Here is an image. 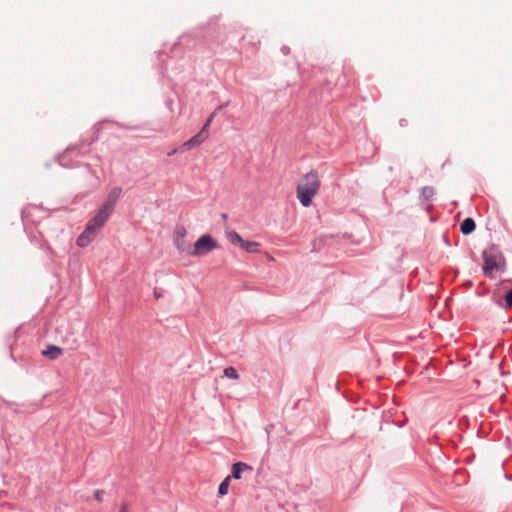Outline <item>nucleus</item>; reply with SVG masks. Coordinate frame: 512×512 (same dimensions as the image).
<instances>
[{"mask_svg":"<svg viewBox=\"0 0 512 512\" xmlns=\"http://www.w3.org/2000/svg\"><path fill=\"white\" fill-rule=\"evenodd\" d=\"M224 375L231 379H239V374L234 367H227L224 369Z\"/></svg>","mask_w":512,"mask_h":512,"instance_id":"obj_16","label":"nucleus"},{"mask_svg":"<svg viewBox=\"0 0 512 512\" xmlns=\"http://www.w3.org/2000/svg\"><path fill=\"white\" fill-rule=\"evenodd\" d=\"M218 247L217 242L213 239L209 234L202 235L195 243L192 245L191 249V257H197L206 255L209 252L215 250Z\"/></svg>","mask_w":512,"mask_h":512,"instance_id":"obj_2","label":"nucleus"},{"mask_svg":"<svg viewBox=\"0 0 512 512\" xmlns=\"http://www.w3.org/2000/svg\"><path fill=\"white\" fill-rule=\"evenodd\" d=\"M475 222L472 218H466L460 225V231L464 235H468L475 230Z\"/></svg>","mask_w":512,"mask_h":512,"instance_id":"obj_11","label":"nucleus"},{"mask_svg":"<svg viewBox=\"0 0 512 512\" xmlns=\"http://www.w3.org/2000/svg\"><path fill=\"white\" fill-rule=\"evenodd\" d=\"M98 230L93 225L87 224L85 230L77 238V245L79 247L88 246L96 237Z\"/></svg>","mask_w":512,"mask_h":512,"instance_id":"obj_4","label":"nucleus"},{"mask_svg":"<svg viewBox=\"0 0 512 512\" xmlns=\"http://www.w3.org/2000/svg\"><path fill=\"white\" fill-rule=\"evenodd\" d=\"M121 194V188H114L112 192L109 194L108 199L105 203H111V209H114L115 203Z\"/></svg>","mask_w":512,"mask_h":512,"instance_id":"obj_13","label":"nucleus"},{"mask_svg":"<svg viewBox=\"0 0 512 512\" xmlns=\"http://www.w3.org/2000/svg\"><path fill=\"white\" fill-rule=\"evenodd\" d=\"M225 235H226L227 240L231 244L241 247L244 239L240 236L239 233H237L234 230H228V231H226Z\"/></svg>","mask_w":512,"mask_h":512,"instance_id":"obj_9","label":"nucleus"},{"mask_svg":"<svg viewBox=\"0 0 512 512\" xmlns=\"http://www.w3.org/2000/svg\"><path fill=\"white\" fill-rule=\"evenodd\" d=\"M504 300H505V308L512 309V288L506 292Z\"/></svg>","mask_w":512,"mask_h":512,"instance_id":"obj_18","label":"nucleus"},{"mask_svg":"<svg viewBox=\"0 0 512 512\" xmlns=\"http://www.w3.org/2000/svg\"><path fill=\"white\" fill-rule=\"evenodd\" d=\"M207 138H208V135L205 134V129H201V131L198 134H196L195 136L190 138L188 141H186L182 145V148L186 149V150H190L194 147L201 145Z\"/></svg>","mask_w":512,"mask_h":512,"instance_id":"obj_5","label":"nucleus"},{"mask_svg":"<svg viewBox=\"0 0 512 512\" xmlns=\"http://www.w3.org/2000/svg\"><path fill=\"white\" fill-rule=\"evenodd\" d=\"M230 476H227L219 485L218 493L220 496H224L228 493L229 484H230Z\"/></svg>","mask_w":512,"mask_h":512,"instance_id":"obj_14","label":"nucleus"},{"mask_svg":"<svg viewBox=\"0 0 512 512\" xmlns=\"http://www.w3.org/2000/svg\"><path fill=\"white\" fill-rule=\"evenodd\" d=\"M215 116V113H213L206 121V123L204 124V126L202 127V129H205V134L208 135V127L210 125V123L212 122L213 120V117Z\"/></svg>","mask_w":512,"mask_h":512,"instance_id":"obj_20","label":"nucleus"},{"mask_svg":"<svg viewBox=\"0 0 512 512\" xmlns=\"http://www.w3.org/2000/svg\"><path fill=\"white\" fill-rule=\"evenodd\" d=\"M119 512H129V507L127 504H122Z\"/></svg>","mask_w":512,"mask_h":512,"instance_id":"obj_21","label":"nucleus"},{"mask_svg":"<svg viewBox=\"0 0 512 512\" xmlns=\"http://www.w3.org/2000/svg\"><path fill=\"white\" fill-rule=\"evenodd\" d=\"M186 235H187V231L185 229V227L183 226H177L174 230V237H173V240L174 239H181V238H186Z\"/></svg>","mask_w":512,"mask_h":512,"instance_id":"obj_15","label":"nucleus"},{"mask_svg":"<svg viewBox=\"0 0 512 512\" xmlns=\"http://www.w3.org/2000/svg\"><path fill=\"white\" fill-rule=\"evenodd\" d=\"M112 211L113 210L111 209V203H104L103 206L97 212V214L92 218V220L88 224L93 225L94 228L99 230L108 220Z\"/></svg>","mask_w":512,"mask_h":512,"instance_id":"obj_3","label":"nucleus"},{"mask_svg":"<svg viewBox=\"0 0 512 512\" xmlns=\"http://www.w3.org/2000/svg\"><path fill=\"white\" fill-rule=\"evenodd\" d=\"M62 354H63V349L58 346H55V345H50L47 347V349L42 351V355H44L45 357H47L51 360H55V359L59 358Z\"/></svg>","mask_w":512,"mask_h":512,"instance_id":"obj_8","label":"nucleus"},{"mask_svg":"<svg viewBox=\"0 0 512 512\" xmlns=\"http://www.w3.org/2000/svg\"><path fill=\"white\" fill-rule=\"evenodd\" d=\"M320 188V179L315 171L306 173L299 181L296 189L297 198L304 207H309L313 197Z\"/></svg>","mask_w":512,"mask_h":512,"instance_id":"obj_1","label":"nucleus"},{"mask_svg":"<svg viewBox=\"0 0 512 512\" xmlns=\"http://www.w3.org/2000/svg\"><path fill=\"white\" fill-rule=\"evenodd\" d=\"M245 470H252V467L249 466L246 463H243V462L235 463L233 465V467H232V476L235 479H240L241 478V472L245 471Z\"/></svg>","mask_w":512,"mask_h":512,"instance_id":"obj_10","label":"nucleus"},{"mask_svg":"<svg viewBox=\"0 0 512 512\" xmlns=\"http://www.w3.org/2000/svg\"><path fill=\"white\" fill-rule=\"evenodd\" d=\"M174 245L181 254L191 256L192 245L185 238L174 239Z\"/></svg>","mask_w":512,"mask_h":512,"instance_id":"obj_7","label":"nucleus"},{"mask_svg":"<svg viewBox=\"0 0 512 512\" xmlns=\"http://www.w3.org/2000/svg\"><path fill=\"white\" fill-rule=\"evenodd\" d=\"M95 499L101 503L103 501L104 492L102 490H96L94 493Z\"/></svg>","mask_w":512,"mask_h":512,"instance_id":"obj_19","label":"nucleus"},{"mask_svg":"<svg viewBox=\"0 0 512 512\" xmlns=\"http://www.w3.org/2000/svg\"><path fill=\"white\" fill-rule=\"evenodd\" d=\"M484 266L483 271L486 275H489L494 269L498 268V263L495 258L488 254L486 251L483 252Z\"/></svg>","mask_w":512,"mask_h":512,"instance_id":"obj_6","label":"nucleus"},{"mask_svg":"<svg viewBox=\"0 0 512 512\" xmlns=\"http://www.w3.org/2000/svg\"><path fill=\"white\" fill-rule=\"evenodd\" d=\"M177 152V149H174L169 155L175 154Z\"/></svg>","mask_w":512,"mask_h":512,"instance_id":"obj_22","label":"nucleus"},{"mask_svg":"<svg viewBox=\"0 0 512 512\" xmlns=\"http://www.w3.org/2000/svg\"><path fill=\"white\" fill-rule=\"evenodd\" d=\"M259 247V242L244 240L240 248H242L246 252L255 253L258 251Z\"/></svg>","mask_w":512,"mask_h":512,"instance_id":"obj_12","label":"nucleus"},{"mask_svg":"<svg viewBox=\"0 0 512 512\" xmlns=\"http://www.w3.org/2000/svg\"><path fill=\"white\" fill-rule=\"evenodd\" d=\"M435 193V190L431 186H426L422 189V196L426 199H430Z\"/></svg>","mask_w":512,"mask_h":512,"instance_id":"obj_17","label":"nucleus"}]
</instances>
